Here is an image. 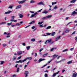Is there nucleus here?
<instances>
[{
  "label": "nucleus",
  "instance_id": "1",
  "mask_svg": "<svg viewBox=\"0 0 77 77\" xmlns=\"http://www.w3.org/2000/svg\"><path fill=\"white\" fill-rule=\"evenodd\" d=\"M52 40V39H50L49 40H47V43H49V42H50V44H53V43H54V42L53 41L51 42Z\"/></svg>",
  "mask_w": 77,
  "mask_h": 77
},
{
  "label": "nucleus",
  "instance_id": "2",
  "mask_svg": "<svg viewBox=\"0 0 77 77\" xmlns=\"http://www.w3.org/2000/svg\"><path fill=\"white\" fill-rule=\"evenodd\" d=\"M24 74L25 75V77H27L28 76V74H29V72L27 71H25Z\"/></svg>",
  "mask_w": 77,
  "mask_h": 77
},
{
  "label": "nucleus",
  "instance_id": "3",
  "mask_svg": "<svg viewBox=\"0 0 77 77\" xmlns=\"http://www.w3.org/2000/svg\"><path fill=\"white\" fill-rule=\"evenodd\" d=\"M32 59V57H26L25 59L23 60V62H24L25 61H26V60H27V59H28V60H31Z\"/></svg>",
  "mask_w": 77,
  "mask_h": 77
},
{
  "label": "nucleus",
  "instance_id": "4",
  "mask_svg": "<svg viewBox=\"0 0 77 77\" xmlns=\"http://www.w3.org/2000/svg\"><path fill=\"white\" fill-rule=\"evenodd\" d=\"M45 59H42V58H40L38 60V63H40V62H41V61H43L44 60H45Z\"/></svg>",
  "mask_w": 77,
  "mask_h": 77
},
{
  "label": "nucleus",
  "instance_id": "5",
  "mask_svg": "<svg viewBox=\"0 0 77 77\" xmlns=\"http://www.w3.org/2000/svg\"><path fill=\"white\" fill-rule=\"evenodd\" d=\"M26 1V0H23L21 1L18 2V3L19 4H23V3H24Z\"/></svg>",
  "mask_w": 77,
  "mask_h": 77
},
{
  "label": "nucleus",
  "instance_id": "6",
  "mask_svg": "<svg viewBox=\"0 0 77 77\" xmlns=\"http://www.w3.org/2000/svg\"><path fill=\"white\" fill-rule=\"evenodd\" d=\"M24 60H20L19 61H17L16 62V63H23V62H24Z\"/></svg>",
  "mask_w": 77,
  "mask_h": 77
},
{
  "label": "nucleus",
  "instance_id": "7",
  "mask_svg": "<svg viewBox=\"0 0 77 77\" xmlns=\"http://www.w3.org/2000/svg\"><path fill=\"white\" fill-rule=\"evenodd\" d=\"M61 37V36L60 35L58 37H57L56 38H55V41H58L59 39H60V38Z\"/></svg>",
  "mask_w": 77,
  "mask_h": 77
},
{
  "label": "nucleus",
  "instance_id": "8",
  "mask_svg": "<svg viewBox=\"0 0 77 77\" xmlns=\"http://www.w3.org/2000/svg\"><path fill=\"white\" fill-rule=\"evenodd\" d=\"M77 14V12H76L75 11H74L72 12L71 14V15H76V14Z\"/></svg>",
  "mask_w": 77,
  "mask_h": 77
},
{
  "label": "nucleus",
  "instance_id": "9",
  "mask_svg": "<svg viewBox=\"0 0 77 77\" xmlns=\"http://www.w3.org/2000/svg\"><path fill=\"white\" fill-rule=\"evenodd\" d=\"M22 54V51H18L17 53V55H21Z\"/></svg>",
  "mask_w": 77,
  "mask_h": 77
},
{
  "label": "nucleus",
  "instance_id": "10",
  "mask_svg": "<svg viewBox=\"0 0 77 77\" xmlns=\"http://www.w3.org/2000/svg\"><path fill=\"white\" fill-rule=\"evenodd\" d=\"M37 5H44V3H43V2H41L38 3Z\"/></svg>",
  "mask_w": 77,
  "mask_h": 77
},
{
  "label": "nucleus",
  "instance_id": "11",
  "mask_svg": "<svg viewBox=\"0 0 77 77\" xmlns=\"http://www.w3.org/2000/svg\"><path fill=\"white\" fill-rule=\"evenodd\" d=\"M21 7V5H19L17 6L16 8V9H20Z\"/></svg>",
  "mask_w": 77,
  "mask_h": 77
},
{
  "label": "nucleus",
  "instance_id": "12",
  "mask_svg": "<svg viewBox=\"0 0 77 77\" xmlns=\"http://www.w3.org/2000/svg\"><path fill=\"white\" fill-rule=\"evenodd\" d=\"M12 12V11H9L8 12H5V14H10V13Z\"/></svg>",
  "mask_w": 77,
  "mask_h": 77
},
{
  "label": "nucleus",
  "instance_id": "13",
  "mask_svg": "<svg viewBox=\"0 0 77 77\" xmlns=\"http://www.w3.org/2000/svg\"><path fill=\"white\" fill-rule=\"evenodd\" d=\"M58 56V55H56V54H54L53 56L52 57L53 58V59H54L56 57Z\"/></svg>",
  "mask_w": 77,
  "mask_h": 77
},
{
  "label": "nucleus",
  "instance_id": "14",
  "mask_svg": "<svg viewBox=\"0 0 77 77\" xmlns=\"http://www.w3.org/2000/svg\"><path fill=\"white\" fill-rule=\"evenodd\" d=\"M48 12L47 11H46V10H44L42 12V14H47Z\"/></svg>",
  "mask_w": 77,
  "mask_h": 77
},
{
  "label": "nucleus",
  "instance_id": "15",
  "mask_svg": "<svg viewBox=\"0 0 77 77\" xmlns=\"http://www.w3.org/2000/svg\"><path fill=\"white\" fill-rule=\"evenodd\" d=\"M19 18H22L23 17V15L22 14H19Z\"/></svg>",
  "mask_w": 77,
  "mask_h": 77
},
{
  "label": "nucleus",
  "instance_id": "16",
  "mask_svg": "<svg viewBox=\"0 0 77 77\" xmlns=\"http://www.w3.org/2000/svg\"><path fill=\"white\" fill-rule=\"evenodd\" d=\"M55 50H56V48H52L51 49L50 51H54Z\"/></svg>",
  "mask_w": 77,
  "mask_h": 77
},
{
  "label": "nucleus",
  "instance_id": "17",
  "mask_svg": "<svg viewBox=\"0 0 77 77\" xmlns=\"http://www.w3.org/2000/svg\"><path fill=\"white\" fill-rule=\"evenodd\" d=\"M48 53H47L46 54H45L43 55L42 57H45V56H47V55H48Z\"/></svg>",
  "mask_w": 77,
  "mask_h": 77
},
{
  "label": "nucleus",
  "instance_id": "18",
  "mask_svg": "<svg viewBox=\"0 0 77 77\" xmlns=\"http://www.w3.org/2000/svg\"><path fill=\"white\" fill-rule=\"evenodd\" d=\"M35 20H33V21H32V22L29 23V24H34V23H35Z\"/></svg>",
  "mask_w": 77,
  "mask_h": 77
},
{
  "label": "nucleus",
  "instance_id": "19",
  "mask_svg": "<svg viewBox=\"0 0 77 77\" xmlns=\"http://www.w3.org/2000/svg\"><path fill=\"white\" fill-rule=\"evenodd\" d=\"M10 21H12L13 22H17V20L13 19V20H11Z\"/></svg>",
  "mask_w": 77,
  "mask_h": 77
},
{
  "label": "nucleus",
  "instance_id": "20",
  "mask_svg": "<svg viewBox=\"0 0 77 77\" xmlns=\"http://www.w3.org/2000/svg\"><path fill=\"white\" fill-rule=\"evenodd\" d=\"M77 73L76 74L73 73L72 77H76V76H77Z\"/></svg>",
  "mask_w": 77,
  "mask_h": 77
},
{
  "label": "nucleus",
  "instance_id": "21",
  "mask_svg": "<svg viewBox=\"0 0 77 77\" xmlns=\"http://www.w3.org/2000/svg\"><path fill=\"white\" fill-rule=\"evenodd\" d=\"M76 1H77V0H73L71 1L70 2L71 3H75Z\"/></svg>",
  "mask_w": 77,
  "mask_h": 77
},
{
  "label": "nucleus",
  "instance_id": "22",
  "mask_svg": "<svg viewBox=\"0 0 77 77\" xmlns=\"http://www.w3.org/2000/svg\"><path fill=\"white\" fill-rule=\"evenodd\" d=\"M51 26H49L46 28V29H50L51 28Z\"/></svg>",
  "mask_w": 77,
  "mask_h": 77
},
{
  "label": "nucleus",
  "instance_id": "23",
  "mask_svg": "<svg viewBox=\"0 0 77 77\" xmlns=\"http://www.w3.org/2000/svg\"><path fill=\"white\" fill-rule=\"evenodd\" d=\"M52 17V16L51 15H48L47 16H46V17L47 18H51Z\"/></svg>",
  "mask_w": 77,
  "mask_h": 77
},
{
  "label": "nucleus",
  "instance_id": "24",
  "mask_svg": "<svg viewBox=\"0 0 77 77\" xmlns=\"http://www.w3.org/2000/svg\"><path fill=\"white\" fill-rule=\"evenodd\" d=\"M72 61H68L67 63V64H70V63H72Z\"/></svg>",
  "mask_w": 77,
  "mask_h": 77
},
{
  "label": "nucleus",
  "instance_id": "25",
  "mask_svg": "<svg viewBox=\"0 0 77 77\" xmlns=\"http://www.w3.org/2000/svg\"><path fill=\"white\" fill-rule=\"evenodd\" d=\"M55 32H53L51 34V36H54V35H55Z\"/></svg>",
  "mask_w": 77,
  "mask_h": 77
},
{
  "label": "nucleus",
  "instance_id": "26",
  "mask_svg": "<svg viewBox=\"0 0 77 77\" xmlns=\"http://www.w3.org/2000/svg\"><path fill=\"white\" fill-rule=\"evenodd\" d=\"M35 2L33 0H31V1L30 2V3H35Z\"/></svg>",
  "mask_w": 77,
  "mask_h": 77
},
{
  "label": "nucleus",
  "instance_id": "27",
  "mask_svg": "<svg viewBox=\"0 0 77 77\" xmlns=\"http://www.w3.org/2000/svg\"><path fill=\"white\" fill-rule=\"evenodd\" d=\"M44 23V21H42L41 22H39L38 23V24H42V23Z\"/></svg>",
  "mask_w": 77,
  "mask_h": 77
},
{
  "label": "nucleus",
  "instance_id": "28",
  "mask_svg": "<svg viewBox=\"0 0 77 77\" xmlns=\"http://www.w3.org/2000/svg\"><path fill=\"white\" fill-rule=\"evenodd\" d=\"M30 47L28 46L26 47V49L27 50H29V49H30Z\"/></svg>",
  "mask_w": 77,
  "mask_h": 77
},
{
  "label": "nucleus",
  "instance_id": "29",
  "mask_svg": "<svg viewBox=\"0 0 77 77\" xmlns=\"http://www.w3.org/2000/svg\"><path fill=\"white\" fill-rule=\"evenodd\" d=\"M31 41H32V42H34L35 41V38L31 39Z\"/></svg>",
  "mask_w": 77,
  "mask_h": 77
},
{
  "label": "nucleus",
  "instance_id": "30",
  "mask_svg": "<svg viewBox=\"0 0 77 77\" xmlns=\"http://www.w3.org/2000/svg\"><path fill=\"white\" fill-rule=\"evenodd\" d=\"M57 3V2H52V5H54L55 4H56Z\"/></svg>",
  "mask_w": 77,
  "mask_h": 77
},
{
  "label": "nucleus",
  "instance_id": "31",
  "mask_svg": "<svg viewBox=\"0 0 77 77\" xmlns=\"http://www.w3.org/2000/svg\"><path fill=\"white\" fill-rule=\"evenodd\" d=\"M20 25H21V24H20L19 23H17L16 24L15 26H18Z\"/></svg>",
  "mask_w": 77,
  "mask_h": 77
},
{
  "label": "nucleus",
  "instance_id": "32",
  "mask_svg": "<svg viewBox=\"0 0 77 77\" xmlns=\"http://www.w3.org/2000/svg\"><path fill=\"white\" fill-rule=\"evenodd\" d=\"M7 25L8 26H11L12 25V23H8L7 24Z\"/></svg>",
  "mask_w": 77,
  "mask_h": 77
},
{
  "label": "nucleus",
  "instance_id": "33",
  "mask_svg": "<svg viewBox=\"0 0 77 77\" xmlns=\"http://www.w3.org/2000/svg\"><path fill=\"white\" fill-rule=\"evenodd\" d=\"M13 5H12L11 6H9L8 8H10V9H12V8H13Z\"/></svg>",
  "mask_w": 77,
  "mask_h": 77
},
{
  "label": "nucleus",
  "instance_id": "34",
  "mask_svg": "<svg viewBox=\"0 0 77 77\" xmlns=\"http://www.w3.org/2000/svg\"><path fill=\"white\" fill-rule=\"evenodd\" d=\"M16 59H17V58H16V57H15V56H14L13 58V60H16Z\"/></svg>",
  "mask_w": 77,
  "mask_h": 77
},
{
  "label": "nucleus",
  "instance_id": "35",
  "mask_svg": "<svg viewBox=\"0 0 77 77\" xmlns=\"http://www.w3.org/2000/svg\"><path fill=\"white\" fill-rule=\"evenodd\" d=\"M20 71V68H17V72H19V71Z\"/></svg>",
  "mask_w": 77,
  "mask_h": 77
},
{
  "label": "nucleus",
  "instance_id": "36",
  "mask_svg": "<svg viewBox=\"0 0 77 77\" xmlns=\"http://www.w3.org/2000/svg\"><path fill=\"white\" fill-rule=\"evenodd\" d=\"M47 17H43L42 18V20H45V19H47Z\"/></svg>",
  "mask_w": 77,
  "mask_h": 77
},
{
  "label": "nucleus",
  "instance_id": "37",
  "mask_svg": "<svg viewBox=\"0 0 77 77\" xmlns=\"http://www.w3.org/2000/svg\"><path fill=\"white\" fill-rule=\"evenodd\" d=\"M47 65V64H46L45 65L43 66L42 67V68H43L44 67H45V66H46Z\"/></svg>",
  "mask_w": 77,
  "mask_h": 77
},
{
  "label": "nucleus",
  "instance_id": "38",
  "mask_svg": "<svg viewBox=\"0 0 77 77\" xmlns=\"http://www.w3.org/2000/svg\"><path fill=\"white\" fill-rule=\"evenodd\" d=\"M35 16L34 14H32V15L30 17V18H33V17H34Z\"/></svg>",
  "mask_w": 77,
  "mask_h": 77
},
{
  "label": "nucleus",
  "instance_id": "39",
  "mask_svg": "<svg viewBox=\"0 0 77 77\" xmlns=\"http://www.w3.org/2000/svg\"><path fill=\"white\" fill-rule=\"evenodd\" d=\"M69 31V30L66 29L65 31V33H68V32Z\"/></svg>",
  "mask_w": 77,
  "mask_h": 77
},
{
  "label": "nucleus",
  "instance_id": "40",
  "mask_svg": "<svg viewBox=\"0 0 77 77\" xmlns=\"http://www.w3.org/2000/svg\"><path fill=\"white\" fill-rule=\"evenodd\" d=\"M57 8V5H56L54 8V9H56Z\"/></svg>",
  "mask_w": 77,
  "mask_h": 77
},
{
  "label": "nucleus",
  "instance_id": "41",
  "mask_svg": "<svg viewBox=\"0 0 77 77\" xmlns=\"http://www.w3.org/2000/svg\"><path fill=\"white\" fill-rule=\"evenodd\" d=\"M6 45H7L6 44H3V47H5V46H6Z\"/></svg>",
  "mask_w": 77,
  "mask_h": 77
},
{
  "label": "nucleus",
  "instance_id": "42",
  "mask_svg": "<svg viewBox=\"0 0 77 77\" xmlns=\"http://www.w3.org/2000/svg\"><path fill=\"white\" fill-rule=\"evenodd\" d=\"M6 24V22H2V23H0V25H2V24Z\"/></svg>",
  "mask_w": 77,
  "mask_h": 77
},
{
  "label": "nucleus",
  "instance_id": "43",
  "mask_svg": "<svg viewBox=\"0 0 77 77\" xmlns=\"http://www.w3.org/2000/svg\"><path fill=\"white\" fill-rule=\"evenodd\" d=\"M56 73H54L53 75H52V76L53 77H55V76H56Z\"/></svg>",
  "mask_w": 77,
  "mask_h": 77
},
{
  "label": "nucleus",
  "instance_id": "44",
  "mask_svg": "<svg viewBox=\"0 0 77 77\" xmlns=\"http://www.w3.org/2000/svg\"><path fill=\"white\" fill-rule=\"evenodd\" d=\"M45 77H48V75L47 74H45Z\"/></svg>",
  "mask_w": 77,
  "mask_h": 77
},
{
  "label": "nucleus",
  "instance_id": "45",
  "mask_svg": "<svg viewBox=\"0 0 77 77\" xmlns=\"http://www.w3.org/2000/svg\"><path fill=\"white\" fill-rule=\"evenodd\" d=\"M4 63V61H1V65H3V64Z\"/></svg>",
  "mask_w": 77,
  "mask_h": 77
},
{
  "label": "nucleus",
  "instance_id": "46",
  "mask_svg": "<svg viewBox=\"0 0 77 77\" xmlns=\"http://www.w3.org/2000/svg\"><path fill=\"white\" fill-rule=\"evenodd\" d=\"M68 51V49L63 50V52H65V51Z\"/></svg>",
  "mask_w": 77,
  "mask_h": 77
},
{
  "label": "nucleus",
  "instance_id": "47",
  "mask_svg": "<svg viewBox=\"0 0 77 77\" xmlns=\"http://www.w3.org/2000/svg\"><path fill=\"white\" fill-rule=\"evenodd\" d=\"M44 50V49L42 48L41 49H40L39 51L40 52H41V51H42V50Z\"/></svg>",
  "mask_w": 77,
  "mask_h": 77
},
{
  "label": "nucleus",
  "instance_id": "48",
  "mask_svg": "<svg viewBox=\"0 0 77 77\" xmlns=\"http://www.w3.org/2000/svg\"><path fill=\"white\" fill-rule=\"evenodd\" d=\"M42 10V9H41L40 10H39L38 11H37V12H41Z\"/></svg>",
  "mask_w": 77,
  "mask_h": 77
},
{
  "label": "nucleus",
  "instance_id": "49",
  "mask_svg": "<svg viewBox=\"0 0 77 77\" xmlns=\"http://www.w3.org/2000/svg\"><path fill=\"white\" fill-rule=\"evenodd\" d=\"M51 34V33H46V35H50Z\"/></svg>",
  "mask_w": 77,
  "mask_h": 77
},
{
  "label": "nucleus",
  "instance_id": "50",
  "mask_svg": "<svg viewBox=\"0 0 77 77\" xmlns=\"http://www.w3.org/2000/svg\"><path fill=\"white\" fill-rule=\"evenodd\" d=\"M35 28V26H33L31 28L32 29H34Z\"/></svg>",
  "mask_w": 77,
  "mask_h": 77
},
{
  "label": "nucleus",
  "instance_id": "51",
  "mask_svg": "<svg viewBox=\"0 0 77 77\" xmlns=\"http://www.w3.org/2000/svg\"><path fill=\"white\" fill-rule=\"evenodd\" d=\"M22 66H23L22 65H19V67L20 68H22Z\"/></svg>",
  "mask_w": 77,
  "mask_h": 77
},
{
  "label": "nucleus",
  "instance_id": "52",
  "mask_svg": "<svg viewBox=\"0 0 77 77\" xmlns=\"http://www.w3.org/2000/svg\"><path fill=\"white\" fill-rule=\"evenodd\" d=\"M37 14H38V13L36 12L34 13V15L35 16V15H37Z\"/></svg>",
  "mask_w": 77,
  "mask_h": 77
},
{
  "label": "nucleus",
  "instance_id": "53",
  "mask_svg": "<svg viewBox=\"0 0 77 77\" xmlns=\"http://www.w3.org/2000/svg\"><path fill=\"white\" fill-rule=\"evenodd\" d=\"M51 61H52V60H51L50 61H48V64L50 63V62H51Z\"/></svg>",
  "mask_w": 77,
  "mask_h": 77
},
{
  "label": "nucleus",
  "instance_id": "54",
  "mask_svg": "<svg viewBox=\"0 0 77 77\" xmlns=\"http://www.w3.org/2000/svg\"><path fill=\"white\" fill-rule=\"evenodd\" d=\"M22 45H23V46H25L26 45V44H25V43H23L22 44Z\"/></svg>",
  "mask_w": 77,
  "mask_h": 77
},
{
  "label": "nucleus",
  "instance_id": "55",
  "mask_svg": "<svg viewBox=\"0 0 77 77\" xmlns=\"http://www.w3.org/2000/svg\"><path fill=\"white\" fill-rule=\"evenodd\" d=\"M75 31H74L72 34V35H74V34H75Z\"/></svg>",
  "mask_w": 77,
  "mask_h": 77
},
{
  "label": "nucleus",
  "instance_id": "56",
  "mask_svg": "<svg viewBox=\"0 0 77 77\" xmlns=\"http://www.w3.org/2000/svg\"><path fill=\"white\" fill-rule=\"evenodd\" d=\"M39 27H43V25H40Z\"/></svg>",
  "mask_w": 77,
  "mask_h": 77
},
{
  "label": "nucleus",
  "instance_id": "57",
  "mask_svg": "<svg viewBox=\"0 0 77 77\" xmlns=\"http://www.w3.org/2000/svg\"><path fill=\"white\" fill-rule=\"evenodd\" d=\"M11 18L12 19H14V18H15V16H12Z\"/></svg>",
  "mask_w": 77,
  "mask_h": 77
},
{
  "label": "nucleus",
  "instance_id": "58",
  "mask_svg": "<svg viewBox=\"0 0 77 77\" xmlns=\"http://www.w3.org/2000/svg\"><path fill=\"white\" fill-rule=\"evenodd\" d=\"M60 72V71H58L56 73H55L56 74H59V72Z\"/></svg>",
  "mask_w": 77,
  "mask_h": 77
},
{
  "label": "nucleus",
  "instance_id": "59",
  "mask_svg": "<svg viewBox=\"0 0 77 77\" xmlns=\"http://www.w3.org/2000/svg\"><path fill=\"white\" fill-rule=\"evenodd\" d=\"M72 23V22H70L69 23L67 24L66 25V26H68V24H70V23Z\"/></svg>",
  "mask_w": 77,
  "mask_h": 77
},
{
  "label": "nucleus",
  "instance_id": "60",
  "mask_svg": "<svg viewBox=\"0 0 77 77\" xmlns=\"http://www.w3.org/2000/svg\"><path fill=\"white\" fill-rule=\"evenodd\" d=\"M21 56H20L18 57V58H17V59H21Z\"/></svg>",
  "mask_w": 77,
  "mask_h": 77
},
{
  "label": "nucleus",
  "instance_id": "61",
  "mask_svg": "<svg viewBox=\"0 0 77 77\" xmlns=\"http://www.w3.org/2000/svg\"><path fill=\"white\" fill-rule=\"evenodd\" d=\"M60 57H61V56H59V57H58L57 58V59H59V58Z\"/></svg>",
  "mask_w": 77,
  "mask_h": 77
},
{
  "label": "nucleus",
  "instance_id": "62",
  "mask_svg": "<svg viewBox=\"0 0 77 77\" xmlns=\"http://www.w3.org/2000/svg\"><path fill=\"white\" fill-rule=\"evenodd\" d=\"M69 18V17H66V18L65 19L66 20H68Z\"/></svg>",
  "mask_w": 77,
  "mask_h": 77
},
{
  "label": "nucleus",
  "instance_id": "63",
  "mask_svg": "<svg viewBox=\"0 0 77 77\" xmlns=\"http://www.w3.org/2000/svg\"><path fill=\"white\" fill-rule=\"evenodd\" d=\"M26 67H27V65H25L24 66V69H25V68H26Z\"/></svg>",
  "mask_w": 77,
  "mask_h": 77
},
{
  "label": "nucleus",
  "instance_id": "64",
  "mask_svg": "<svg viewBox=\"0 0 77 77\" xmlns=\"http://www.w3.org/2000/svg\"><path fill=\"white\" fill-rule=\"evenodd\" d=\"M74 48H71L70 49V50H74Z\"/></svg>",
  "mask_w": 77,
  "mask_h": 77
}]
</instances>
